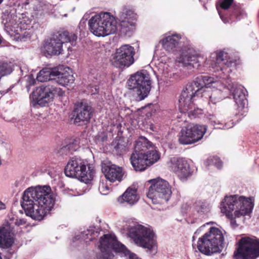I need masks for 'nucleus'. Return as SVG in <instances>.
<instances>
[{"label": "nucleus", "instance_id": "nucleus-1", "mask_svg": "<svg viewBox=\"0 0 259 259\" xmlns=\"http://www.w3.org/2000/svg\"><path fill=\"white\" fill-rule=\"evenodd\" d=\"M51 192V188L48 186L26 189L23 193L21 203L26 215L34 220H42L55 203Z\"/></svg>", "mask_w": 259, "mask_h": 259}, {"label": "nucleus", "instance_id": "nucleus-2", "mask_svg": "<svg viewBox=\"0 0 259 259\" xmlns=\"http://www.w3.org/2000/svg\"><path fill=\"white\" fill-rule=\"evenodd\" d=\"M160 157V153L154 149L152 143L145 137H141L135 142L130 161L136 171H141L156 162Z\"/></svg>", "mask_w": 259, "mask_h": 259}, {"label": "nucleus", "instance_id": "nucleus-3", "mask_svg": "<svg viewBox=\"0 0 259 259\" xmlns=\"http://www.w3.org/2000/svg\"><path fill=\"white\" fill-rule=\"evenodd\" d=\"M254 206V198L238 195L226 196L221 204V211L231 219L250 214Z\"/></svg>", "mask_w": 259, "mask_h": 259}, {"label": "nucleus", "instance_id": "nucleus-4", "mask_svg": "<svg viewBox=\"0 0 259 259\" xmlns=\"http://www.w3.org/2000/svg\"><path fill=\"white\" fill-rule=\"evenodd\" d=\"M88 25L91 32L99 37L113 34L117 30V21L109 12H101L92 17Z\"/></svg>", "mask_w": 259, "mask_h": 259}, {"label": "nucleus", "instance_id": "nucleus-5", "mask_svg": "<svg viewBox=\"0 0 259 259\" xmlns=\"http://www.w3.org/2000/svg\"><path fill=\"white\" fill-rule=\"evenodd\" d=\"M197 248L202 253L211 255L220 252L224 248V236L222 231L217 228L211 227L197 242Z\"/></svg>", "mask_w": 259, "mask_h": 259}, {"label": "nucleus", "instance_id": "nucleus-6", "mask_svg": "<svg viewBox=\"0 0 259 259\" xmlns=\"http://www.w3.org/2000/svg\"><path fill=\"white\" fill-rule=\"evenodd\" d=\"M77 36L67 31H58L47 39L44 45V52L46 56L59 55L63 51V44L69 42L75 46Z\"/></svg>", "mask_w": 259, "mask_h": 259}, {"label": "nucleus", "instance_id": "nucleus-7", "mask_svg": "<svg viewBox=\"0 0 259 259\" xmlns=\"http://www.w3.org/2000/svg\"><path fill=\"white\" fill-rule=\"evenodd\" d=\"M81 159L74 157L68 162L64 169V173L68 177L75 178L85 184L89 183L93 179L95 170L88 166Z\"/></svg>", "mask_w": 259, "mask_h": 259}, {"label": "nucleus", "instance_id": "nucleus-8", "mask_svg": "<svg viewBox=\"0 0 259 259\" xmlns=\"http://www.w3.org/2000/svg\"><path fill=\"white\" fill-rule=\"evenodd\" d=\"M129 89L133 90L136 100L142 101L149 95L151 88L150 75L145 70L131 75L127 81Z\"/></svg>", "mask_w": 259, "mask_h": 259}, {"label": "nucleus", "instance_id": "nucleus-9", "mask_svg": "<svg viewBox=\"0 0 259 259\" xmlns=\"http://www.w3.org/2000/svg\"><path fill=\"white\" fill-rule=\"evenodd\" d=\"M128 236L136 244L144 248L151 249L155 243L153 230L142 225L131 227L128 230Z\"/></svg>", "mask_w": 259, "mask_h": 259}, {"label": "nucleus", "instance_id": "nucleus-10", "mask_svg": "<svg viewBox=\"0 0 259 259\" xmlns=\"http://www.w3.org/2000/svg\"><path fill=\"white\" fill-rule=\"evenodd\" d=\"M236 259H256L259 257V239L255 237H244L238 242V247L234 252Z\"/></svg>", "mask_w": 259, "mask_h": 259}, {"label": "nucleus", "instance_id": "nucleus-11", "mask_svg": "<svg viewBox=\"0 0 259 259\" xmlns=\"http://www.w3.org/2000/svg\"><path fill=\"white\" fill-rule=\"evenodd\" d=\"M152 183L147 193V197L152 200L154 204L161 203L163 201H167L171 194L168 183L163 179L151 180Z\"/></svg>", "mask_w": 259, "mask_h": 259}, {"label": "nucleus", "instance_id": "nucleus-12", "mask_svg": "<svg viewBox=\"0 0 259 259\" xmlns=\"http://www.w3.org/2000/svg\"><path fill=\"white\" fill-rule=\"evenodd\" d=\"M64 92L61 89L54 85L48 84L37 87L32 94L33 101L40 106H48L53 101L56 95L62 96Z\"/></svg>", "mask_w": 259, "mask_h": 259}, {"label": "nucleus", "instance_id": "nucleus-13", "mask_svg": "<svg viewBox=\"0 0 259 259\" xmlns=\"http://www.w3.org/2000/svg\"><path fill=\"white\" fill-rule=\"evenodd\" d=\"M135 53L134 47L128 45H122L116 50V53L113 55L112 64L119 68L129 67L134 62L133 56Z\"/></svg>", "mask_w": 259, "mask_h": 259}, {"label": "nucleus", "instance_id": "nucleus-14", "mask_svg": "<svg viewBox=\"0 0 259 259\" xmlns=\"http://www.w3.org/2000/svg\"><path fill=\"white\" fill-rule=\"evenodd\" d=\"M206 130V125H189L181 130L179 141L183 145L195 143L202 138Z\"/></svg>", "mask_w": 259, "mask_h": 259}, {"label": "nucleus", "instance_id": "nucleus-15", "mask_svg": "<svg viewBox=\"0 0 259 259\" xmlns=\"http://www.w3.org/2000/svg\"><path fill=\"white\" fill-rule=\"evenodd\" d=\"M137 14L128 7H124L119 15L121 33L130 36L135 29Z\"/></svg>", "mask_w": 259, "mask_h": 259}, {"label": "nucleus", "instance_id": "nucleus-16", "mask_svg": "<svg viewBox=\"0 0 259 259\" xmlns=\"http://www.w3.org/2000/svg\"><path fill=\"white\" fill-rule=\"evenodd\" d=\"M214 78L206 75L198 76L193 82L188 83L182 91L183 98H188V94L193 93L199 95L202 94L204 87L208 88L209 85L215 82ZM188 98H187V100Z\"/></svg>", "mask_w": 259, "mask_h": 259}, {"label": "nucleus", "instance_id": "nucleus-17", "mask_svg": "<svg viewBox=\"0 0 259 259\" xmlns=\"http://www.w3.org/2000/svg\"><path fill=\"white\" fill-rule=\"evenodd\" d=\"M169 164L170 170L175 172L181 180H185L191 175L189 165L184 158L171 157Z\"/></svg>", "mask_w": 259, "mask_h": 259}, {"label": "nucleus", "instance_id": "nucleus-18", "mask_svg": "<svg viewBox=\"0 0 259 259\" xmlns=\"http://www.w3.org/2000/svg\"><path fill=\"white\" fill-rule=\"evenodd\" d=\"M198 96L194 93L193 94H188V99L187 100V98H183L182 93L179 100V109L181 112L187 113L188 116L191 118H195L198 115L201 114V110L198 108H196L193 104L195 97Z\"/></svg>", "mask_w": 259, "mask_h": 259}, {"label": "nucleus", "instance_id": "nucleus-19", "mask_svg": "<svg viewBox=\"0 0 259 259\" xmlns=\"http://www.w3.org/2000/svg\"><path fill=\"white\" fill-rule=\"evenodd\" d=\"M91 107L85 101H81L75 104L73 112L74 121L79 123L80 121H89L91 116Z\"/></svg>", "mask_w": 259, "mask_h": 259}, {"label": "nucleus", "instance_id": "nucleus-20", "mask_svg": "<svg viewBox=\"0 0 259 259\" xmlns=\"http://www.w3.org/2000/svg\"><path fill=\"white\" fill-rule=\"evenodd\" d=\"M205 60L204 57L192 49H189L183 53L180 57V62L186 66H192L193 68H198Z\"/></svg>", "mask_w": 259, "mask_h": 259}, {"label": "nucleus", "instance_id": "nucleus-21", "mask_svg": "<svg viewBox=\"0 0 259 259\" xmlns=\"http://www.w3.org/2000/svg\"><path fill=\"white\" fill-rule=\"evenodd\" d=\"M102 171L106 179L112 183L121 181L124 174L122 168L115 164L102 165Z\"/></svg>", "mask_w": 259, "mask_h": 259}, {"label": "nucleus", "instance_id": "nucleus-22", "mask_svg": "<svg viewBox=\"0 0 259 259\" xmlns=\"http://www.w3.org/2000/svg\"><path fill=\"white\" fill-rule=\"evenodd\" d=\"M225 88H227L232 93L233 99L239 107H243L245 104L246 97L243 90L241 86L237 87L228 78L226 81Z\"/></svg>", "mask_w": 259, "mask_h": 259}, {"label": "nucleus", "instance_id": "nucleus-23", "mask_svg": "<svg viewBox=\"0 0 259 259\" xmlns=\"http://www.w3.org/2000/svg\"><path fill=\"white\" fill-rule=\"evenodd\" d=\"M22 5L26 9L32 10V16L36 18L41 16L46 9L42 0H22Z\"/></svg>", "mask_w": 259, "mask_h": 259}, {"label": "nucleus", "instance_id": "nucleus-24", "mask_svg": "<svg viewBox=\"0 0 259 259\" xmlns=\"http://www.w3.org/2000/svg\"><path fill=\"white\" fill-rule=\"evenodd\" d=\"M63 67H58V72L55 75V81L58 84L65 86L72 84L75 80V78L69 68H64L62 71Z\"/></svg>", "mask_w": 259, "mask_h": 259}, {"label": "nucleus", "instance_id": "nucleus-25", "mask_svg": "<svg viewBox=\"0 0 259 259\" xmlns=\"http://www.w3.org/2000/svg\"><path fill=\"white\" fill-rule=\"evenodd\" d=\"M139 199V196L137 194V189L129 187L122 195L118 198L117 201L120 204L126 203L132 206L135 204Z\"/></svg>", "mask_w": 259, "mask_h": 259}, {"label": "nucleus", "instance_id": "nucleus-26", "mask_svg": "<svg viewBox=\"0 0 259 259\" xmlns=\"http://www.w3.org/2000/svg\"><path fill=\"white\" fill-rule=\"evenodd\" d=\"M13 233L4 224L0 227V248L7 249L13 245L14 243L12 235Z\"/></svg>", "mask_w": 259, "mask_h": 259}, {"label": "nucleus", "instance_id": "nucleus-27", "mask_svg": "<svg viewBox=\"0 0 259 259\" xmlns=\"http://www.w3.org/2000/svg\"><path fill=\"white\" fill-rule=\"evenodd\" d=\"M58 72V69L43 68L37 74L36 79L39 82H45L50 80H54L55 75Z\"/></svg>", "mask_w": 259, "mask_h": 259}, {"label": "nucleus", "instance_id": "nucleus-28", "mask_svg": "<svg viewBox=\"0 0 259 259\" xmlns=\"http://www.w3.org/2000/svg\"><path fill=\"white\" fill-rule=\"evenodd\" d=\"M180 39L181 36L178 34L168 36L162 40V46L167 51L170 52L177 47Z\"/></svg>", "mask_w": 259, "mask_h": 259}, {"label": "nucleus", "instance_id": "nucleus-29", "mask_svg": "<svg viewBox=\"0 0 259 259\" xmlns=\"http://www.w3.org/2000/svg\"><path fill=\"white\" fill-rule=\"evenodd\" d=\"M99 235L98 230H95L94 227H90L88 229L82 232L79 236H76L74 237L75 240L81 239L88 242L95 239Z\"/></svg>", "mask_w": 259, "mask_h": 259}, {"label": "nucleus", "instance_id": "nucleus-30", "mask_svg": "<svg viewBox=\"0 0 259 259\" xmlns=\"http://www.w3.org/2000/svg\"><path fill=\"white\" fill-rule=\"evenodd\" d=\"M26 221L22 218H19L16 216L9 217V219L3 224L7 227L12 232L14 231L15 227H20L25 225Z\"/></svg>", "mask_w": 259, "mask_h": 259}, {"label": "nucleus", "instance_id": "nucleus-31", "mask_svg": "<svg viewBox=\"0 0 259 259\" xmlns=\"http://www.w3.org/2000/svg\"><path fill=\"white\" fill-rule=\"evenodd\" d=\"M201 97H204L206 98L208 97L209 98V102L213 104L219 102L223 98L220 90L204 91Z\"/></svg>", "mask_w": 259, "mask_h": 259}, {"label": "nucleus", "instance_id": "nucleus-32", "mask_svg": "<svg viewBox=\"0 0 259 259\" xmlns=\"http://www.w3.org/2000/svg\"><path fill=\"white\" fill-rule=\"evenodd\" d=\"M216 64H221L224 65L227 67H229L234 64L235 63L230 60L228 58V54L224 51H220L216 53Z\"/></svg>", "mask_w": 259, "mask_h": 259}, {"label": "nucleus", "instance_id": "nucleus-33", "mask_svg": "<svg viewBox=\"0 0 259 259\" xmlns=\"http://www.w3.org/2000/svg\"><path fill=\"white\" fill-rule=\"evenodd\" d=\"M78 148L77 143H70L61 148L58 153L61 155H68L72 154L73 152L77 150Z\"/></svg>", "mask_w": 259, "mask_h": 259}, {"label": "nucleus", "instance_id": "nucleus-34", "mask_svg": "<svg viewBox=\"0 0 259 259\" xmlns=\"http://www.w3.org/2000/svg\"><path fill=\"white\" fill-rule=\"evenodd\" d=\"M194 207L196 211L199 213H204L209 211V205L205 201L197 200L195 202Z\"/></svg>", "mask_w": 259, "mask_h": 259}, {"label": "nucleus", "instance_id": "nucleus-35", "mask_svg": "<svg viewBox=\"0 0 259 259\" xmlns=\"http://www.w3.org/2000/svg\"><path fill=\"white\" fill-rule=\"evenodd\" d=\"M99 190L101 194L106 195L109 191V187L105 182H100L99 186Z\"/></svg>", "mask_w": 259, "mask_h": 259}, {"label": "nucleus", "instance_id": "nucleus-36", "mask_svg": "<svg viewBox=\"0 0 259 259\" xmlns=\"http://www.w3.org/2000/svg\"><path fill=\"white\" fill-rule=\"evenodd\" d=\"M114 150L117 154L121 155L125 151V147L123 144L118 143L114 147Z\"/></svg>", "mask_w": 259, "mask_h": 259}, {"label": "nucleus", "instance_id": "nucleus-37", "mask_svg": "<svg viewBox=\"0 0 259 259\" xmlns=\"http://www.w3.org/2000/svg\"><path fill=\"white\" fill-rule=\"evenodd\" d=\"M234 0H222L220 7L225 10H227L233 4Z\"/></svg>", "mask_w": 259, "mask_h": 259}, {"label": "nucleus", "instance_id": "nucleus-38", "mask_svg": "<svg viewBox=\"0 0 259 259\" xmlns=\"http://www.w3.org/2000/svg\"><path fill=\"white\" fill-rule=\"evenodd\" d=\"M233 126V123L231 121H230L229 122L226 123L222 127L219 126V128L224 129V130H226V129H229L231 127H232Z\"/></svg>", "mask_w": 259, "mask_h": 259}, {"label": "nucleus", "instance_id": "nucleus-39", "mask_svg": "<svg viewBox=\"0 0 259 259\" xmlns=\"http://www.w3.org/2000/svg\"><path fill=\"white\" fill-rule=\"evenodd\" d=\"M216 162H215V165L219 168L220 169L222 167V162L219 159H215Z\"/></svg>", "mask_w": 259, "mask_h": 259}, {"label": "nucleus", "instance_id": "nucleus-40", "mask_svg": "<svg viewBox=\"0 0 259 259\" xmlns=\"http://www.w3.org/2000/svg\"><path fill=\"white\" fill-rule=\"evenodd\" d=\"M209 116L210 117L209 118V119L210 122L211 123V124H214V125L217 124V121L215 119V117L213 115H210Z\"/></svg>", "mask_w": 259, "mask_h": 259}, {"label": "nucleus", "instance_id": "nucleus-41", "mask_svg": "<svg viewBox=\"0 0 259 259\" xmlns=\"http://www.w3.org/2000/svg\"><path fill=\"white\" fill-rule=\"evenodd\" d=\"M15 23V20H9V22H8V20H7L6 21V23H5V24H7V27H10L13 24H14Z\"/></svg>", "mask_w": 259, "mask_h": 259}, {"label": "nucleus", "instance_id": "nucleus-42", "mask_svg": "<svg viewBox=\"0 0 259 259\" xmlns=\"http://www.w3.org/2000/svg\"><path fill=\"white\" fill-rule=\"evenodd\" d=\"M204 226V225L202 226L200 228L197 229V231L195 232V234H199V232L201 231V228H202Z\"/></svg>", "mask_w": 259, "mask_h": 259}, {"label": "nucleus", "instance_id": "nucleus-43", "mask_svg": "<svg viewBox=\"0 0 259 259\" xmlns=\"http://www.w3.org/2000/svg\"><path fill=\"white\" fill-rule=\"evenodd\" d=\"M10 17H12V15H8V16H7V19H9V18H10Z\"/></svg>", "mask_w": 259, "mask_h": 259}, {"label": "nucleus", "instance_id": "nucleus-44", "mask_svg": "<svg viewBox=\"0 0 259 259\" xmlns=\"http://www.w3.org/2000/svg\"><path fill=\"white\" fill-rule=\"evenodd\" d=\"M219 64V66H220V68H221V70H222V66H223V65H221V64Z\"/></svg>", "mask_w": 259, "mask_h": 259}, {"label": "nucleus", "instance_id": "nucleus-45", "mask_svg": "<svg viewBox=\"0 0 259 259\" xmlns=\"http://www.w3.org/2000/svg\"><path fill=\"white\" fill-rule=\"evenodd\" d=\"M95 90L97 92V93H98V90H99V88L97 89L96 88H95Z\"/></svg>", "mask_w": 259, "mask_h": 259}, {"label": "nucleus", "instance_id": "nucleus-46", "mask_svg": "<svg viewBox=\"0 0 259 259\" xmlns=\"http://www.w3.org/2000/svg\"><path fill=\"white\" fill-rule=\"evenodd\" d=\"M68 50H70V49H71V48H70V46L68 47Z\"/></svg>", "mask_w": 259, "mask_h": 259}, {"label": "nucleus", "instance_id": "nucleus-47", "mask_svg": "<svg viewBox=\"0 0 259 259\" xmlns=\"http://www.w3.org/2000/svg\"><path fill=\"white\" fill-rule=\"evenodd\" d=\"M3 0H0V4L3 2Z\"/></svg>", "mask_w": 259, "mask_h": 259}, {"label": "nucleus", "instance_id": "nucleus-48", "mask_svg": "<svg viewBox=\"0 0 259 259\" xmlns=\"http://www.w3.org/2000/svg\"><path fill=\"white\" fill-rule=\"evenodd\" d=\"M222 20L223 21H224V20L223 19V18H222Z\"/></svg>", "mask_w": 259, "mask_h": 259}, {"label": "nucleus", "instance_id": "nucleus-49", "mask_svg": "<svg viewBox=\"0 0 259 259\" xmlns=\"http://www.w3.org/2000/svg\"><path fill=\"white\" fill-rule=\"evenodd\" d=\"M222 20L223 21H224V20L223 19V18H222Z\"/></svg>", "mask_w": 259, "mask_h": 259}, {"label": "nucleus", "instance_id": "nucleus-50", "mask_svg": "<svg viewBox=\"0 0 259 259\" xmlns=\"http://www.w3.org/2000/svg\"><path fill=\"white\" fill-rule=\"evenodd\" d=\"M222 20L223 21H224V20L223 19V18H222Z\"/></svg>", "mask_w": 259, "mask_h": 259}, {"label": "nucleus", "instance_id": "nucleus-51", "mask_svg": "<svg viewBox=\"0 0 259 259\" xmlns=\"http://www.w3.org/2000/svg\"><path fill=\"white\" fill-rule=\"evenodd\" d=\"M223 79H225V77H222Z\"/></svg>", "mask_w": 259, "mask_h": 259}]
</instances>
